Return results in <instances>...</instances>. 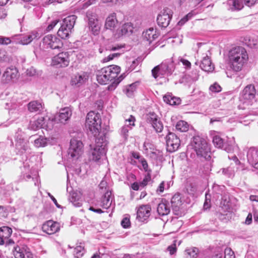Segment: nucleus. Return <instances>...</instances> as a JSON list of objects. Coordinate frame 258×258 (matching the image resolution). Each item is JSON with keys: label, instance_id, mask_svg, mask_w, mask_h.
<instances>
[{"label": "nucleus", "instance_id": "1", "mask_svg": "<svg viewBox=\"0 0 258 258\" xmlns=\"http://www.w3.org/2000/svg\"><path fill=\"white\" fill-rule=\"evenodd\" d=\"M120 71V68L116 65H110L104 67L96 72V78L100 84H106L109 82H113L108 86V90H114L119 83L123 79V74L116 78Z\"/></svg>", "mask_w": 258, "mask_h": 258}, {"label": "nucleus", "instance_id": "2", "mask_svg": "<svg viewBox=\"0 0 258 258\" xmlns=\"http://www.w3.org/2000/svg\"><path fill=\"white\" fill-rule=\"evenodd\" d=\"M230 68L235 72L241 71L248 60L246 49L242 46H236L231 49L228 54Z\"/></svg>", "mask_w": 258, "mask_h": 258}, {"label": "nucleus", "instance_id": "3", "mask_svg": "<svg viewBox=\"0 0 258 258\" xmlns=\"http://www.w3.org/2000/svg\"><path fill=\"white\" fill-rule=\"evenodd\" d=\"M95 147L92 152V157L93 160L97 161L105 155L107 151L108 141L106 134H99L95 139Z\"/></svg>", "mask_w": 258, "mask_h": 258}, {"label": "nucleus", "instance_id": "4", "mask_svg": "<svg viewBox=\"0 0 258 258\" xmlns=\"http://www.w3.org/2000/svg\"><path fill=\"white\" fill-rule=\"evenodd\" d=\"M191 144L198 156L205 159L210 157V148L204 139L200 136L194 137Z\"/></svg>", "mask_w": 258, "mask_h": 258}, {"label": "nucleus", "instance_id": "5", "mask_svg": "<svg viewBox=\"0 0 258 258\" xmlns=\"http://www.w3.org/2000/svg\"><path fill=\"white\" fill-rule=\"evenodd\" d=\"M77 16L70 15L64 18L60 23V27L57 31V35L61 39H67L69 38L76 23Z\"/></svg>", "mask_w": 258, "mask_h": 258}, {"label": "nucleus", "instance_id": "6", "mask_svg": "<svg viewBox=\"0 0 258 258\" xmlns=\"http://www.w3.org/2000/svg\"><path fill=\"white\" fill-rule=\"evenodd\" d=\"M101 119L99 113L94 111L89 112L86 117V127L94 136H96L101 129Z\"/></svg>", "mask_w": 258, "mask_h": 258}, {"label": "nucleus", "instance_id": "7", "mask_svg": "<svg viewBox=\"0 0 258 258\" xmlns=\"http://www.w3.org/2000/svg\"><path fill=\"white\" fill-rule=\"evenodd\" d=\"M175 69L174 64L172 61L162 62L160 65L155 67L152 70V74L155 79L158 77L161 78L171 75Z\"/></svg>", "mask_w": 258, "mask_h": 258}, {"label": "nucleus", "instance_id": "8", "mask_svg": "<svg viewBox=\"0 0 258 258\" xmlns=\"http://www.w3.org/2000/svg\"><path fill=\"white\" fill-rule=\"evenodd\" d=\"M83 152L84 145L82 142L77 139H72L68 151L69 158L73 160H77L81 157Z\"/></svg>", "mask_w": 258, "mask_h": 258}, {"label": "nucleus", "instance_id": "9", "mask_svg": "<svg viewBox=\"0 0 258 258\" xmlns=\"http://www.w3.org/2000/svg\"><path fill=\"white\" fill-rule=\"evenodd\" d=\"M213 143L216 148L223 149L227 152H231L238 148L235 146L234 141H225L224 140L218 135H214L213 136Z\"/></svg>", "mask_w": 258, "mask_h": 258}, {"label": "nucleus", "instance_id": "10", "mask_svg": "<svg viewBox=\"0 0 258 258\" xmlns=\"http://www.w3.org/2000/svg\"><path fill=\"white\" fill-rule=\"evenodd\" d=\"M21 177L27 181L34 182L35 186H38L40 180L37 171L30 169L28 162L24 163L22 168Z\"/></svg>", "mask_w": 258, "mask_h": 258}, {"label": "nucleus", "instance_id": "11", "mask_svg": "<svg viewBox=\"0 0 258 258\" xmlns=\"http://www.w3.org/2000/svg\"><path fill=\"white\" fill-rule=\"evenodd\" d=\"M42 45L45 48L54 49L61 48L63 44L61 41L56 36L49 34L43 37Z\"/></svg>", "mask_w": 258, "mask_h": 258}, {"label": "nucleus", "instance_id": "12", "mask_svg": "<svg viewBox=\"0 0 258 258\" xmlns=\"http://www.w3.org/2000/svg\"><path fill=\"white\" fill-rule=\"evenodd\" d=\"M70 63L69 54L68 52L59 53L52 58L51 65L56 68H64Z\"/></svg>", "mask_w": 258, "mask_h": 258}, {"label": "nucleus", "instance_id": "13", "mask_svg": "<svg viewBox=\"0 0 258 258\" xmlns=\"http://www.w3.org/2000/svg\"><path fill=\"white\" fill-rule=\"evenodd\" d=\"M256 91L254 85H247L241 93L240 99L244 103L249 104L255 98Z\"/></svg>", "mask_w": 258, "mask_h": 258}, {"label": "nucleus", "instance_id": "14", "mask_svg": "<svg viewBox=\"0 0 258 258\" xmlns=\"http://www.w3.org/2000/svg\"><path fill=\"white\" fill-rule=\"evenodd\" d=\"M171 17L172 12L171 10L167 8L164 9L157 17L158 25L162 28L167 27L169 24Z\"/></svg>", "mask_w": 258, "mask_h": 258}, {"label": "nucleus", "instance_id": "15", "mask_svg": "<svg viewBox=\"0 0 258 258\" xmlns=\"http://www.w3.org/2000/svg\"><path fill=\"white\" fill-rule=\"evenodd\" d=\"M167 150L173 152L178 149L180 146L179 138L173 133L169 132L166 137Z\"/></svg>", "mask_w": 258, "mask_h": 258}, {"label": "nucleus", "instance_id": "16", "mask_svg": "<svg viewBox=\"0 0 258 258\" xmlns=\"http://www.w3.org/2000/svg\"><path fill=\"white\" fill-rule=\"evenodd\" d=\"M147 121L150 123L156 133H161L163 129V124L158 116L153 112L147 114Z\"/></svg>", "mask_w": 258, "mask_h": 258}, {"label": "nucleus", "instance_id": "17", "mask_svg": "<svg viewBox=\"0 0 258 258\" xmlns=\"http://www.w3.org/2000/svg\"><path fill=\"white\" fill-rule=\"evenodd\" d=\"M18 78V71L15 67L7 68L2 76V81L5 84L13 82Z\"/></svg>", "mask_w": 258, "mask_h": 258}, {"label": "nucleus", "instance_id": "18", "mask_svg": "<svg viewBox=\"0 0 258 258\" xmlns=\"http://www.w3.org/2000/svg\"><path fill=\"white\" fill-rule=\"evenodd\" d=\"M72 115V111L69 107H64L59 110L58 114L56 115L53 117H56L54 120V123L60 122L65 124L71 118Z\"/></svg>", "mask_w": 258, "mask_h": 258}, {"label": "nucleus", "instance_id": "19", "mask_svg": "<svg viewBox=\"0 0 258 258\" xmlns=\"http://www.w3.org/2000/svg\"><path fill=\"white\" fill-rule=\"evenodd\" d=\"M151 208L149 205H143L139 207L137 211V219L141 222L146 221L151 215Z\"/></svg>", "mask_w": 258, "mask_h": 258}, {"label": "nucleus", "instance_id": "20", "mask_svg": "<svg viewBox=\"0 0 258 258\" xmlns=\"http://www.w3.org/2000/svg\"><path fill=\"white\" fill-rule=\"evenodd\" d=\"M13 253L15 258H33L32 253L26 246L21 247L17 246L14 247Z\"/></svg>", "mask_w": 258, "mask_h": 258}, {"label": "nucleus", "instance_id": "21", "mask_svg": "<svg viewBox=\"0 0 258 258\" xmlns=\"http://www.w3.org/2000/svg\"><path fill=\"white\" fill-rule=\"evenodd\" d=\"M59 223L51 220L44 223L42 226V230L48 234H53L59 230Z\"/></svg>", "mask_w": 258, "mask_h": 258}, {"label": "nucleus", "instance_id": "22", "mask_svg": "<svg viewBox=\"0 0 258 258\" xmlns=\"http://www.w3.org/2000/svg\"><path fill=\"white\" fill-rule=\"evenodd\" d=\"M248 162L255 168L258 169V149L250 148L247 152Z\"/></svg>", "mask_w": 258, "mask_h": 258}, {"label": "nucleus", "instance_id": "23", "mask_svg": "<svg viewBox=\"0 0 258 258\" xmlns=\"http://www.w3.org/2000/svg\"><path fill=\"white\" fill-rule=\"evenodd\" d=\"M39 37V34L37 32L34 31L26 36H17L16 39L17 40V43L23 45H27L29 44L34 39Z\"/></svg>", "mask_w": 258, "mask_h": 258}, {"label": "nucleus", "instance_id": "24", "mask_svg": "<svg viewBox=\"0 0 258 258\" xmlns=\"http://www.w3.org/2000/svg\"><path fill=\"white\" fill-rule=\"evenodd\" d=\"M135 117L131 115L128 119H125L124 125L121 128L120 134L125 139L128 137V131L132 128V126H135Z\"/></svg>", "mask_w": 258, "mask_h": 258}, {"label": "nucleus", "instance_id": "25", "mask_svg": "<svg viewBox=\"0 0 258 258\" xmlns=\"http://www.w3.org/2000/svg\"><path fill=\"white\" fill-rule=\"evenodd\" d=\"M56 117H48L46 121V119L43 117H39L36 122L37 126H40L41 128H45L46 130H51L54 125V120Z\"/></svg>", "mask_w": 258, "mask_h": 258}, {"label": "nucleus", "instance_id": "26", "mask_svg": "<svg viewBox=\"0 0 258 258\" xmlns=\"http://www.w3.org/2000/svg\"><path fill=\"white\" fill-rule=\"evenodd\" d=\"M16 148L20 153L29 152L30 149L29 145V142L25 139L18 138L16 139Z\"/></svg>", "mask_w": 258, "mask_h": 258}, {"label": "nucleus", "instance_id": "27", "mask_svg": "<svg viewBox=\"0 0 258 258\" xmlns=\"http://www.w3.org/2000/svg\"><path fill=\"white\" fill-rule=\"evenodd\" d=\"M87 17L88 18V24L90 28L94 34H98L100 30V26L96 17L92 15L89 12L87 13Z\"/></svg>", "mask_w": 258, "mask_h": 258}, {"label": "nucleus", "instance_id": "28", "mask_svg": "<svg viewBox=\"0 0 258 258\" xmlns=\"http://www.w3.org/2000/svg\"><path fill=\"white\" fill-rule=\"evenodd\" d=\"M134 28L133 24L130 22L124 24L119 29L117 30L118 37L131 35L133 32Z\"/></svg>", "mask_w": 258, "mask_h": 258}, {"label": "nucleus", "instance_id": "29", "mask_svg": "<svg viewBox=\"0 0 258 258\" xmlns=\"http://www.w3.org/2000/svg\"><path fill=\"white\" fill-rule=\"evenodd\" d=\"M157 211L161 216L168 215L170 212V207L168 202L165 200H162L161 202L158 205Z\"/></svg>", "mask_w": 258, "mask_h": 258}, {"label": "nucleus", "instance_id": "30", "mask_svg": "<svg viewBox=\"0 0 258 258\" xmlns=\"http://www.w3.org/2000/svg\"><path fill=\"white\" fill-rule=\"evenodd\" d=\"M12 233V229L8 226L0 228V245H3L5 240L8 239Z\"/></svg>", "mask_w": 258, "mask_h": 258}, {"label": "nucleus", "instance_id": "31", "mask_svg": "<svg viewBox=\"0 0 258 258\" xmlns=\"http://www.w3.org/2000/svg\"><path fill=\"white\" fill-rule=\"evenodd\" d=\"M44 105L39 101H32L28 104V109L31 112L40 113L43 109Z\"/></svg>", "mask_w": 258, "mask_h": 258}, {"label": "nucleus", "instance_id": "32", "mask_svg": "<svg viewBox=\"0 0 258 258\" xmlns=\"http://www.w3.org/2000/svg\"><path fill=\"white\" fill-rule=\"evenodd\" d=\"M118 23L116 19V14L112 13L107 17L105 24V27L108 29H112L115 27Z\"/></svg>", "mask_w": 258, "mask_h": 258}, {"label": "nucleus", "instance_id": "33", "mask_svg": "<svg viewBox=\"0 0 258 258\" xmlns=\"http://www.w3.org/2000/svg\"><path fill=\"white\" fill-rule=\"evenodd\" d=\"M112 198L111 191L107 189L102 199L100 206L104 209H108L111 205Z\"/></svg>", "mask_w": 258, "mask_h": 258}, {"label": "nucleus", "instance_id": "34", "mask_svg": "<svg viewBox=\"0 0 258 258\" xmlns=\"http://www.w3.org/2000/svg\"><path fill=\"white\" fill-rule=\"evenodd\" d=\"M34 140V146L36 148L44 147L47 145V139L41 136L34 135L30 137Z\"/></svg>", "mask_w": 258, "mask_h": 258}, {"label": "nucleus", "instance_id": "35", "mask_svg": "<svg viewBox=\"0 0 258 258\" xmlns=\"http://www.w3.org/2000/svg\"><path fill=\"white\" fill-rule=\"evenodd\" d=\"M171 203L172 209L175 212H178L182 205L181 195L179 193L175 194L171 198Z\"/></svg>", "mask_w": 258, "mask_h": 258}, {"label": "nucleus", "instance_id": "36", "mask_svg": "<svg viewBox=\"0 0 258 258\" xmlns=\"http://www.w3.org/2000/svg\"><path fill=\"white\" fill-rule=\"evenodd\" d=\"M200 67L202 70L205 72H212L214 69V65L212 64L210 58L206 56L204 57L200 64Z\"/></svg>", "mask_w": 258, "mask_h": 258}, {"label": "nucleus", "instance_id": "37", "mask_svg": "<svg viewBox=\"0 0 258 258\" xmlns=\"http://www.w3.org/2000/svg\"><path fill=\"white\" fill-rule=\"evenodd\" d=\"M143 36L149 43H151L158 37V34L156 33V30L151 28L143 33Z\"/></svg>", "mask_w": 258, "mask_h": 258}, {"label": "nucleus", "instance_id": "38", "mask_svg": "<svg viewBox=\"0 0 258 258\" xmlns=\"http://www.w3.org/2000/svg\"><path fill=\"white\" fill-rule=\"evenodd\" d=\"M244 0H229L228 4L229 5L231 11L240 10L243 8Z\"/></svg>", "mask_w": 258, "mask_h": 258}, {"label": "nucleus", "instance_id": "39", "mask_svg": "<svg viewBox=\"0 0 258 258\" xmlns=\"http://www.w3.org/2000/svg\"><path fill=\"white\" fill-rule=\"evenodd\" d=\"M6 108L9 110V114L14 115V117L18 118L20 113L19 106L16 104H12L11 103H7Z\"/></svg>", "mask_w": 258, "mask_h": 258}, {"label": "nucleus", "instance_id": "40", "mask_svg": "<svg viewBox=\"0 0 258 258\" xmlns=\"http://www.w3.org/2000/svg\"><path fill=\"white\" fill-rule=\"evenodd\" d=\"M86 80L87 78L84 74L82 75L77 74L72 77L71 84L79 86L84 83Z\"/></svg>", "mask_w": 258, "mask_h": 258}, {"label": "nucleus", "instance_id": "41", "mask_svg": "<svg viewBox=\"0 0 258 258\" xmlns=\"http://www.w3.org/2000/svg\"><path fill=\"white\" fill-rule=\"evenodd\" d=\"M69 200L76 207H80L82 206L80 195L77 192H72Z\"/></svg>", "mask_w": 258, "mask_h": 258}, {"label": "nucleus", "instance_id": "42", "mask_svg": "<svg viewBox=\"0 0 258 258\" xmlns=\"http://www.w3.org/2000/svg\"><path fill=\"white\" fill-rule=\"evenodd\" d=\"M198 253L199 249L196 247L188 248L185 250L186 258H197Z\"/></svg>", "mask_w": 258, "mask_h": 258}, {"label": "nucleus", "instance_id": "43", "mask_svg": "<svg viewBox=\"0 0 258 258\" xmlns=\"http://www.w3.org/2000/svg\"><path fill=\"white\" fill-rule=\"evenodd\" d=\"M163 100L165 102L170 105H178L180 103V99L179 98L172 97L170 95H167L163 97Z\"/></svg>", "mask_w": 258, "mask_h": 258}, {"label": "nucleus", "instance_id": "44", "mask_svg": "<svg viewBox=\"0 0 258 258\" xmlns=\"http://www.w3.org/2000/svg\"><path fill=\"white\" fill-rule=\"evenodd\" d=\"M175 127L176 130L179 131L181 132H185L188 130L189 125L186 121L184 120H180L177 122Z\"/></svg>", "mask_w": 258, "mask_h": 258}, {"label": "nucleus", "instance_id": "45", "mask_svg": "<svg viewBox=\"0 0 258 258\" xmlns=\"http://www.w3.org/2000/svg\"><path fill=\"white\" fill-rule=\"evenodd\" d=\"M74 255L75 258H80L83 256L85 253L84 246L78 245L74 249Z\"/></svg>", "mask_w": 258, "mask_h": 258}, {"label": "nucleus", "instance_id": "46", "mask_svg": "<svg viewBox=\"0 0 258 258\" xmlns=\"http://www.w3.org/2000/svg\"><path fill=\"white\" fill-rule=\"evenodd\" d=\"M186 192L189 195H194L197 190V187L195 184L187 181L185 186Z\"/></svg>", "mask_w": 258, "mask_h": 258}, {"label": "nucleus", "instance_id": "47", "mask_svg": "<svg viewBox=\"0 0 258 258\" xmlns=\"http://www.w3.org/2000/svg\"><path fill=\"white\" fill-rule=\"evenodd\" d=\"M246 43L249 47L256 48L258 47V38L251 37Z\"/></svg>", "mask_w": 258, "mask_h": 258}, {"label": "nucleus", "instance_id": "48", "mask_svg": "<svg viewBox=\"0 0 258 258\" xmlns=\"http://www.w3.org/2000/svg\"><path fill=\"white\" fill-rule=\"evenodd\" d=\"M136 89V85L132 84L126 87V89L124 90L125 94L128 97H131L133 95L134 92Z\"/></svg>", "mask_w": 258, "mask_h": 258}, {"label": "nucleus", "instance_id": "49", "mask_svg": "<svg viewBox=\"0 0 258 258\" xmlns=\"http://www.w3.org/2000/svg\"><path fill=\"white\" fill-rule=\"evenodd\" d=\"M151 180V177L150 173L148 172L144 177L143 180L140 182V185L141 186L144 187L146 186L148 182L150 181Z\"/></svg>", "mask_w": 258, "mask_h": 258}, {"label": "nucleus", "instance_id": "50", "mask_svg": "<svg viewBox=\"0 0 258 258\" xmlns=\"http://www.w3.org/2000/svg\"><path fill=\"white\" fill-rule=\"evenodd\" d=\"M210 90L213 92L218 93L221 91L222 88L218 83H215L210 87Z\"/></svg>", "mask_w": 258, "mask_h": 258}, {"label": "nucleus", "instance_id": "51", "mask_svg": "<svg viewBox=\"0 0 258 258\" xmlns=\"http://www.w3.org/2000/svg\"><path fill=\"white\" fill-rule=\"evenodd\" d=\"M12 39H14V38H13ZM13 41V40H11L9 37H0V44L8 45Z\"/></svg>", "mask_w": 258, "mask_h": 258}, {"label": "nucleus", "instance_id": "52", "mask_svg": "<svg viewBox=\"0 0 258 258\" xmlns=\"http://www.w3.org/2000/svg\"><path fill=\"white\" fill-rule=\"evenodd\" d=\"M224 258H235L233 251L230 248H226Z\"/></svg>", "mask_w": 258, "mask_h": 258}, {"label": "nucleus", "instance_id": "53", "mask_svg": "<svg viewBox=\"0 0 258 258\" xmlns=\"http://www.w3.org/2000/svg\"><path fill=\"white\" fill-rule=\"evenodd\" d=\"M121 226L124 228H128L131 225L130 219L127 217L124 218L121 222Z\"/></svg>", "mask_w": 258, "mask_h": 258}, {"label": "nucleus", "instance_id": "54", "mask_svg": "<svg viewBox=\"0 0 258 258\" xmlns=\"http://www.w3.org/2000/svg\"><path fill=\"white\" fill-rule=\"evenodd\" d=\"M120 54V53H114L110 54L107 57H105L103 59V62H107L110 60H112L114 57L119 56Z\"/></svg>", "mask_w": 258, "mask_h": 258}, {"label": "nucleus", "instance_id": "55", "mask_svg": "<svg viewBox=\"0 0 258 258\" xmlns=\"http://www.w3.org/2000/svg\"><path fill=\"white\" fill-rule=\"evenodd\" d=\"M190 77L193 81H195L198 79L199 72L197 70H193L190 75Z\"/></svg>", "mask_w": 258, "mask_h": 258}, {"label": "nucleus", "instance_id": "56", "mask_svg": "<svg viewBox=\"0 0 258 258\" xmlns=\"http://www.w3.org/2000/svg\"><path fill=\"white\" fill-rule=\"evenodd\" d=\"M59 20H55L51 22V23L48 25L47 26L46 30L47 31H50L52 30L53 28L56 26V25L58 23Z\"/></svg>", "mask_w": 258, "mask_h": 258}, {"label": "nucleus", "instance_id": "57", "mask_svg": "<svg viewBox=\"0 0 258 258\" xmlns=\"http://www.w3.org/2000/svg\"><path fill=\"white\" fill-rule=\"evenodd\" d=\"M37 123L35 120L34 121H31L30 122L29 128L32 130H37V129L39 128H41L40 126H37Z\"/></svg>", "mask_w": 258, "mask_h": 258}, {"label": "nucleus", "instance_id": "58", "mask_svg": "<svg viewBox=\"0 0 258 258\" xmlns=\"http://www.w3.org/2000/svg\"><path fill=\"white\" fill-rule=\"evenodd\" d=\"M168 251L171 255L174 254L176 252V247L175 244H172L167 247Z\"/></svg>", "mask_w": 258, "mask_h": 258}, {"label": "nucleus", "instance_id": "59", "mask_svg": "<svg viewBox=\"0 0 258 258\" xmlns=\"http://www.w3.org/2000/svg\"><path fill=\"white\" fill-rule=\"evenodd\" d=\"M245 5L248 7H251L258 3V0H244Z\"/></svg>", "mask_w": 258, "mask_h": 258}, {"label": "nucleus", "instance_id": "60", "mask_svg": "<svg viewBox=\"0 0 258 258\" xmlns=\"http://www.w3.org/2000/svg\"><path fill=\"white\" fill-rule=\"evenodd\" d=\"M164 190V182L162 181L159 185L158 186V188L156 189V192L158 194L163 192Z\"/></svg>", "mask_w": 258, "mask_h": 258}, {"label": "nucleus", "instance_id": "61", "mask_svg": "<svg viewBox=\"0 0 258 258\" xmlns=\"http://www.w3.org/2000/svg\"><path fill=\"white\" fill-rule=\"evenodd\" d=\"M141 163L144 169L147 172H151V170H148V165L146 160L144 159L141 160Z\"/></svg>", "mask_w": 258, "mask_h": 258}, {"label": "nucleus", "instance_id": "62", "mask_svg": "<svg viewBox=\"0 0 258 258\" xmlns=\"http://www.w3.org/2000/svg\"><path fill=\"white\" fill-rule=\"evenodd\" d=\"M7 16V12L6 10L4 8L0 9V19H4Z\"/></svg>", "mask_w": 258, "mask_h": 258}, {"label": "nucleus", "instance_id": "63", "mask_svg": "<svg viewBox=\"0 0 258 258\" xmlns=\"http://www.w3.org/2000/svg\"><path fill=\"white\" fill-rule=\"evenodd\" d=\"M180 61L182 62L183 65L186 68H190L191 63L188 60L183 59V58H181L180 59Z\"/></svg>", "mask_w": 258, "mask_h": 258}, {"label": "nucleus", "instance_id": "64", "mask_svg": "<svg viewBox=\"0 0 258 258\" xmlns=\"http://www.w3.org/2000/svg\"><path fill=\"white\" fill-rule=\"evenodd\" d=\"M252 216L251 213H249L245 219V223L247 225H249L252 222Z\"/></svg>", "mask_w": 258, "mask_h": 258}]
</instances>
